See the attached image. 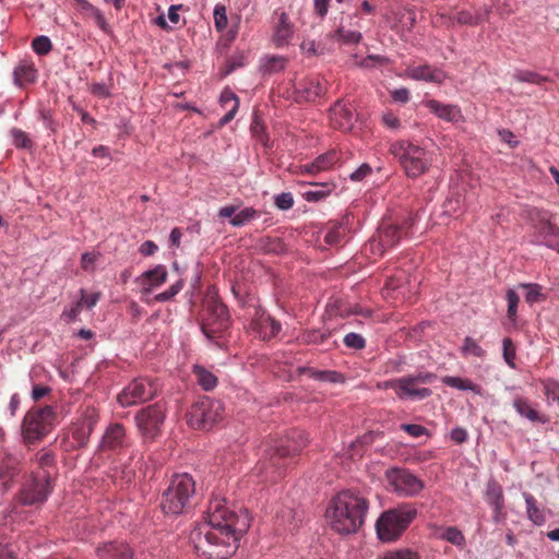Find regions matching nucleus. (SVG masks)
I'll use <instances>...</instances> for the list:
<instances>
[{
    "label": "nucleus",
    "instance_id": "19",
    "mask_svg": "<svg viewBox=\"0 0 559 559\" xmlns=\"http://www.w3.org/2000/svg\"><path fill=\"white\" fill-rule=\"evenodd\" d=\"M404 75L415 81H425L436 84H442L447 78V74L443 70L427 63L408 66L405 69Z\"/></svg>",
    "mask_w": 559,
    "mask_h": 559
},
{
    "label": "nucleus",
    "instance_id": "60",
    "mask_svg": "<svg viewBox=\"0 0 559 559\" xmlns=\"http://www.w3.org/2000/svg\"><path fill=\"white\" fill-rule=\"evenodd\" d=\"M402 429L415 438L421 437L427 432V429L424 426L416 424H404L402 425Z\"/></svg>",
    "mask_w": 559,
    "mask_h": 559
},
{
    "label": "nucleus",
    "instance_id": "11",
    "mask_svg": "<svg viewBox=\"0 0 559 559\" xmlns=\"http://www.w3.org/2000/svg\"><path fill=\"white\" fill-rule=\"evenodd\" d=\"M159 391L156 380L150 378H136L131 381L117 395V401L122 407H130L154 399Z\"/></svg>",
    "mask_w": 559,
    "mask_h": 559
},
{
    "label": "nucleus",
    "instance_id": "3",
    "mask_svg": "<svg viewBox=\"0 0 559 559\" xmlns=\"http://www.w3.org/2000/svg\"><path fill=\"white\" fill-rule=\"evenodd\" d=\"M368 510L369 501L364 495L355 490H343L331 499L325 518L332 531L348 535L364 525Z\"/></svg>",
    "mask_w": 559,
    "mask_h": 559
},
{
    "label": "nucleus",
    "instance_id": "24",
    "mask_svg": "<svg viewBox=\"0 0 559 559\" xmlns=\"http://www.w3.org/2000/svg\"><path fill=\"white\" fill-rule=\"evenodd\" d=\"M551 215L540 209V237L545 245L559 251V227L551 222Z\"/></svg>",
    "mask_w": 559,
    "mask_h": 559
},
{
    "label": "nucleus",
    "instance_id": "57",
    "mask_svg": "<svg viewBox=\"0 0 559 559\" xmlns=\"http://www.w3.org/2000/svg\"><path fill=\"white\" fill-rule=\"evenodd\" d=\"M275 204L281 210H289L294 205V198L290 192H283L275 198Z\"/></svg>",
    "mask_w": 559,
    "mask_h": 559
},
{
    "label": "nucleus",
    "instance_id": "49",
    "mask_svg": "<svg viewBox=\"0 0 559 559\" xmlns=\"http://www.w3.org/2000/svg\"><path fill=\"white\" fill-rule=\"evenodd\" d=\"M334 37L342 40L344 44H358L361 39V34L356 31H348L340 27Z\"/></svg>",
    "mask_w": 559,
    "mask_h": 559
},
{
    "label": "nucleus",
    "instance_id": "9",
    "mask_svg": "<svg viewBox=\"0 0 559 559\" xmlns=\"http://www.w3.org/2000/svg\"><path fill=\"white\" fill-rule=\"evenodd\" d=\"M224 417L221 401L203 396L193 403L187 413V423L192 429L210 430Z\"/></svg>",
    "mask_w": 559,
    "mask_h": 559
},
{
    "label": "nucleus",
    "instance_id": "6",
    "mask_svg": "<svg viewBox=\"0 0 559 559\" xmlns=\"http://www.w3.org/2000/svg\"><path fill=\"white\" fill-rule=\"evenodd\" d=\"M195 483L187 474H176L171 477L168 487L162 496L160 507L165 513L182 514L194 504Z\"/></svg>",
    "mask_w": 559,
    "mask_h": 559
},
{
    "label": "nucleus",
    "instance_id": "18",
    "mask_svg": "<svg viewBox=\"0 0 559 559\" xmlns=\"http://www.w3.org/2000/svg\"><path fill=\"white\" fill-rule=\"evenodd\" d=\"M98 412L94 407H86L82 417L78 420L71 430L76 448H84L88 443L90 437L98 423Z\"/></svg>",
    "mask_w": 559,
    "mask_h": 559
},
{
    "label": "nucleus",
    "instance_id": "26",
    "mask_svg": "<svg viewBox=\"0 0 559 559\" xmlns=\"http://www.w3.org/2000/svg\"><path fill=\"white\" fill-rule=\"evenodd\" d=\"M425 105L432 114L444 121L457 122L463 120L462 111L456 105L442 104L436 99H429Z\"/></svg>",
    "mask_w": 559,
    "mask_h": 559
},
{
    "label": "nucleus",
    "instance_id": "27",
    "mask_svg": "<svg viewBox=\"0 0 559 559\" xmlns=\"http://www.w3.org/2000/svg\"><path fill=\"white\" fill-rule=\"evenodd\" d=\"M99 559H133V551L123 542H109L96 549Z\"/></svg>",
    "mask_w": 559,
    "mask_h": 559
},
{
    "label": "nucleus",
    "instance_id": "15",
    "mask_svg": "<svg viewBox=\"0 0 559 559\" xmlns=\"http://www.w3.org/2000/svg\"><path fill=\"white\" fill-rule=\"evenodd\" d=\"M389 486L401 497L417 496L425 487L424 480L406 468L393 467L386 471Z\"/></svg>",
    "mask_w": 559,
    "mask_h": 559
},
{
    "label": "nucleus",
    "instance_id": "4",
    "mask_svg": "<svg viewBox=\"0 0 559 559\" xmlns=\"http://www.w3.org/2000/svg\"><path fill=\"white\" fill-rule=\"evenodd\" d=\"M390 154L396 159L407 178L416 179L427 174L433 163V153L408 140L390 143Z\"/></svg>",
    "mask_w": 559,
    "mask_h": 559
},
{
    "label": "nucleus",
    "instance_id": "63",
    "mask_svg": "<svg viewBox=\"0 0 559 559\" xmlns=\"http://www.w3.org/2000/svg\"><path fill=\"white\" fill-rule=\"evenodd\" d=\"M391 97L394 102L406 104L409 102V91L406 87H401L391 92Z\"/></svg>",
    "mask_w": 559,
    "mask_h": 559
},
{
    "label": "nucleus",
    "instance_id": "8",
    "mask_svg": "<svg viewBox=\"0 0 559 559\" xmlns=\"http://www.w3.org/2000/svg\"><path fill=\"white\" fill-rule=\"evenodd\" d=\"M55 411L51 406L32 407L25 414L21 431L26 445L41 441L52 429Z\"/></svg>",
    "mask_w": 559,
    "mask_h": 559
},
{
    "label": "nucleus",
    "instance_id": "48",
    "mask_svg": "<svg viewBox=\"0 0 559 559\" xmlns=\"http://www.w3.org/2000/svg\"><path fill=\"white\" fill-rule=\"evenodd\" d=\"M503 345V358L507 365L510 368H515V356H516V348L513 344L512 340L510 337H506L502 342Z\"/></svg>",
    "mask_w": 559,
    "mask_h": 559
},
{
    "label": "nucleus",
    "instance_id": "52",
    "mask_svg": "<svg viewBox=\"0 0 559 559\" xmlns=\"http://www.w3.org/2000/svg\"><path fill=\"white\" fill-rule=\"evenodd\" d=\"M11 135L13 139V144L19 148H27L32 146V141L28 138L27 133L21 129L13 128L11 130Z\"/></svg>",
    "mask_w": 559,
    "mask_h": 559
},
{
    "label": "nucleus",
    "instance_id": "17",
    "mask_svg": "<svg viewBox=\"0 0 559 559\" xmlns=\"http://www.w3.org/2000/svg\"><path fill=\"white\" fill-rule=\"evenodd\" d=\"M250 329L259 338L269 341L280 333L282 326L281 323L267 314L265 310L254 308L250 321Z\"/></svg>",
    "mask_w": 559,
    "mask_h": 559
},
{
    "label": "nucleus",
    "instance_id": "50",
    "mask_svg": "<svg viewBox=\"0 0 559 559\" xmlns=\"http://www.w3.org/2000/svg\"><path fill=\"white\" fill-rule=\"evenodd\" d=\"M34 51L40 56L47 55L51 48V40L47 36H37L32 41Z\"/></svg>",
    "mask_w": 559,
    "mask_h": 559
},
{
    "label": "nucleus",
    "instance_id": "14",
    "mask_svg": "<svg viewBox=\"0 0 559 559\" xmlns=\"http://www.w3.org/2000/svg\"><path fill=\"white\" fill-rule=\"evenodd\" d=\"M412 225V218H405L401 223L383 221L378 229L377 238L370 242L371 249L377 248V252L382 254L385 250L396 246L407 235Z\"/></svg>",
    "mask_w": 559,
    "mask_h": 559
},
{
    "label": "nucleus",
    "instance_id": "30",
    "mask_svg": "<svg viewBox=\"0 0 559 559\" xmlns=\"http://www.w3.org/2000/svg\"><path fill=\"white\" fill-rule=\"evenodd\" d=\"M287 59L283 56L267 55L260 60V72L263 75H272L285 70Z\"/></svg>",
    "mask_w": 559,
    "mask_h": 559
},
{
    "label": "nucleus",
    "instance_id": "7",
    "mask_svg": "<svg viewBox=\"0 0 559 559\" xmlns=\"http://www.w3.org/2000/svg\"><path fill=\"white\" fill-rule=\"evenodd\" d=\"M418 510L413 503H401L384 511L376 523L380 540L391 543L397 540L417 518Z\"/></svg>",
    "mask_w": 559,
    "mask_h": 559
},
{
    "label": "nucleus",
    "instance_id": "29",
    "mask_svg": "<svg viewBox=\"0 0 559 559\" xmlns=\"http://www.w3.org/2000/svg\"><path fill=\"white\" fill-rule=\"evenodd\" d=\"M340 157L335 151H330L325 154L318 156L311 164L304 165L302 168L306 173L314 175L317 173L331 168L338 162Z\"/></svg>",
    "mask_w": 559,
    "mask_h": 559
},
{
    "label": "nucleus",
    "instance_id": "34",
    "mask_svg": "<svg viewBox=\"0 0 559 559\" xmlns=\"http://www.w3.org/2000/svg\"><path fill=\"white\" fill-rule=\"evenodd\" d=\"M19 465L20 462L16 457L7 454L0 465V478H2L4 483L12 479L20 472Z\"/></svg>",
    "mask_w": 559,
    "mask_h": 559
},
{
    "label": "nucleus",
    "instance_id": "58",
    "mask_svg": "<svg viewBox=\"0 0 559 559\" xmlns=\"http://www.w3.org/2000/svg\"><path fill=\"white\" fill-rule=\"evenodd\" d=\"M81 298L79 301H82V307L85 306L86 308L91 309L98 302L100 298L99 293H93L87 294L84 289H81Z\"/></svg>",
    "mask_w": 559,
    "mask_h": 559
},
{
    "label": "nucleus",
    "instance_id": "10",
    "mask_svg": "<svg viewBox=\"0 0 559 559\" xmlns=\"http://www.w3.org/2000/svg\"><path fill=\"white\" fill-rule=\"evenodd\" d=\"M166 418V407L162 402L140 409L134 417L143 442H154L160 435Z\"/></svg>",
    "mask_w": 559,
    "mask_h": 559
},
{
    "label": "nucleus",
    "instance_id": "33",
    "mask_svg": "<svg viewBox=\"0 0 559 559\" xmlns=\"http://www.w3.org/2000/svg\"><path fill=\"white\" fill-rule=\"evenodd\" d=\"M36 69L33 64L22 63L14 69V82L19 86L27 83H33L36 80Z\"/></svg>",
    "mask_w": 559,
    "mask_h": 559
},
{
    "label": "nucleus",
    "instance_id": "64",
    "mask_svg": "<svg viewBox=\"0 0 559 559\" xmlns=\"http://www.w3.org/2000/svg\"><path fill=\"white\" fill-rule=\"evenodd\" d=\"M51 389L47 385L35 384L32 390V399L38 402L50 393Z\"/></svg>",
    "mask_w": 559,
    "mask_h": 559
},
{
    "label": "nucleus",
    "instance_id": "43",
    "mask_svg": "<svg viewBox=\"0 0 559 559\" xmlns=\"http://www.w3.org/2000/svg\"><path fill=\"white\" fill-rule=\"evenodd\" d=\"M461 352L464 356H474L478 358H483L486 352L481 348V346L472 337L466 336L464 338L463 346Z\"/></svg>",
    "mask_w": 559,
    "mask_h": 559
},
{
    "label": "nucleus",
    "instance_id": "51",
    "mask_svg": "<svg viewBox=\"0 0 559 559\" xmlns=\"http://www.w3.org/2000/svg\"><path fill=\"white\" fill-rule=\"evenodd\" d=\"M182 287H183V282L181 280L177 281L165 292L155 295L154 299L157 302L168 301V300L173 299L182 289Z\"/></svg>",
    "mask_w": 559,
    "mask_h": 559
},
{
    "label": "nucleus",
    "instance_id": "54",
    "mask_svg": "<svg viewBox=\"0 0 559 559\" xmlns=\"http://www.w3.org/2000/svg\"><path fill=\"white\" fill-rule=\"evenodd\" d=\"M379 559H420V556L409 549H400L396 551H389Z\"/></svg>",
    "mask_w": 559,
    "mask_h": 559
},
{
    "label": "nucleus",
    "instance_id": "5",
    "mask_svg": "<svg viewBox=\"0 0 559 559\" xmlns=\"http://www.w3.org/2000/svg\"><path fill=\"white\" fill-rule=\"evenodd\" d=\"M200 324L206 338L221 346L219 341L225 337L230 328V317L227 307L213 289H209L203 299Z\"/></svg>",
    "mask_w": 559,
    "mask_h": 559
},
{
    "label": "nucleus",
    "instance_id": "42",
    "mask_svg": "<svg viewBox=\"0 0 559 559\" xmlns=\"http://www.w3.org/2000/svg\"><path fill=\"white\" fill-rule=\"evenodd\" d=\"M346 228L343 224H333L324 236V242L329 246L338 245L345 236Z\"/></svg>",
    "mask_w": 559,
    "mask_h": 559
},
{
    "label": "nucleus",
    "instance_id": "22",
    "mask_svg": "<svg viewBox=\"0 0 559 559\" xmlns=\"http://www.w3.org/2000/svg\"><path fill=\"white\" fill-rule=\"evenodd\" d=\"M168 272L165 265L158 264L154 269L145 271L136 283L142 287L143 294H150L166 283Z\"/></svg>",
    "mask_w": 559,
    "mask_h": 559
},
{
    "label": "nucleus",
    "instance_id": "20",
    "mask_svg": "<svg viewBox=\"0 0 559 559\" xmlns=\"http://www.w3.org/2000/svg\"><path fill=\"white\" fill-rule=\"evenodd\" d=\"M354 114L352 106L343 100H337L330 109V123L334 129L349 131L354 126Z\"/></svg>",
    "mask_w": 559,
    "mask_h": 559
},
{
    "label": "nucleus",
    "instance_id": "59",
    "mask_svg": "<svg viewBox=\"0 0 559 559\" xmlns=\"http://www.w3.org/2000/svg\"><path fill=\"white\" fill-rule=\"evenodd\" d=\"M382 122L386 128L392 130H397L401 127V120L391 111L383 114Z\"/></svg>",
    "mask_w": 559,
    "mask_h": 559
},
{
    "label": "nucleus",
    "instance_id": "44",
    "mask_svg": "<svg viewBox=\"0 0 559 559\" xmlns=\"http://www.w3.org/2000/svg\"><path fill=\"white\" fill-rule=\"evenodd\" d=\"M540 384L544 390V394L548 400L559 403V382L554 379H543Z\"/></svg>",
    "mask_w": 559,
    "mask_h": 559
},
{
    "label": "nucleus",
    "instance_id": "46",
    "mask_svg": "<svg viewBox=\"0 0 559 559\" xmlns=\"http://www.w3.org/2000/svg\"><path fill=\"white\" fill-rule=\"evenodd\" d=\"M214 25L217 32H223L228 24L226 7L218 3L214 8Z\"/></svg>",
    "mask_w": 559,
    "mask_h": 559
},
{
    "label": "nucleus",
    "instance_id": "2",
    "mask_svg": "<svg viewBox=\"0 0 559 559\" xmlns=\"http://www.w3.org/2000/svg\"><path fill=\"white\" fill-rule=\"evenodd\" d=\"M307 444L308 436L302 430L265 442L262 459L254 468L257 476L261 481H276L284 473L286 459L297 455Z\"/></svg>",
    "mask_w": 559,
    "mask_h": 559
},
{
    "label": "nucleus",
    "instance_id": "45",
    "mask_svg": "<svg viewBox=\"0 0 559 559\" xmlns=\"http://www.w3.org/2000/svg\"><path fill=\"white\" fill-rule=\"evenodd\" d=\"M257 216V211L252 207H246L237 213L231 219L230 224L235 227H241Z\"/></svg>",
    "mask_w": 559,
    "mask_h": 559
},
{
    "label": "nucleus",
    "instance_id": "37",
    "mask_svg": "<svg viewBox=\"0 0 559 559\" xmlns=\"http://www.w3.org/2000/svg\"><path fill=\"white\" fill-rule=\"evenodd\" d=\"M438 538L449 542L452 545L462 547L465 545L463 533L455 526L439 528Z\"/></svg>",
    "mask_w": 559,
    "mask_h": 559
},
{
    "label": "nucleus",
    "instance_id": "53",
    "mask_svg": "<svg viewBox=\"0 0 559 559\" xmlns=\"http://www.w3.org/2000/svg\"><path fill=\"white\" fill-rule=\"evenodd\" d=\"M520 286L526 289L525 299L530 304H534L543 297L542 286L538 284H521Z\"/></svg>",
    "mask_w": 559,
    "mask_h": 559
},
{
    "label": "nucleus",
    "instance_id": "28",
    "mask_svg": "<svg viewBox=\"0 0 559 559\" xmlns=\"http://www.w3.org/2000/svg\"><path fill=\"white\" fill-rule=\"evenodd\" d=\"M512 405L519 415L527 418L531 421L542 424H545L547 421L546 416L539 414L536 409H534L530 401L523 396L514 397Z\"/></svg>",
    "mask_w": 559,
    "mask_h": 559
},
{
    "label": "nucleus",
    "instance_id": "41",
    "mask_svg": "<svg viewBox=\"0 0 559 559\" xmlns=\"http://www.w3.org/2000/svg\"><path fill=\"white\" fill-rule=\"evenodd\" d=\"M80 3L82 4V9L87 11L90 15L94 19L96 25L105 33H108L109 25L106 22V19L103 15V13L86 0H80Z\"/></svg>",
    "mask_w": 559,
    "mask_h": 559
},
{
    "label": "nucleus",
    "instance_id": "55",
    "mask_svg": "<svg viewBox=\"0 0 559 559\" xmlns=\"http://www.w3.org/2000/svg\"><path fill=\"white\" fill-rule=\"evenodd\" d=\"M507 300H508V311H507L508 318L511 320H514L516 317V310H518L520 297L513 289H509L507 292Z\"/></svg>",
    "mask_w": 559,
    "mask_h": 559
},
{
    "label": "nucleus",
    "instance_id": "36",
    "mask_svg": "<svg viewBox=\"0 0 559 559\" xmlns=\"http://www.w3.org/2000/svg\"><path fill=\"white\" fill-rule=\"evenodd\" d=\"M193 373L197 378L198 383L205 391L213 390L217 384V378L211 371L206 370L204 367L194 366Z\"/></svg>",
    "mask_w": 559,
    "mask_h": 559
},
{
    "label": "nucleus",
    "instance_id": "38",
    "mask_svg": "<svg viewBox=\"0 0 559 559\" xmlns=\"http://www.w3.org/2000/svg\"><path fill=\"white\" fill-rule=\"evenodd\" d=\"M512 78L518 82H526L531 84L542 85L546 82H549L550 79L548 76H544L537 72L528 71V70H516Z\"/></svg>",
    "mask_w": 559,
    "mask_h": 559
},
{
    "label": "nucleus",
    "instance_id": "62",
    "mask_svg": "<svg viewBox=\"0 0 559 559\" xmlns=\"http://www.w3.org/2000/svg\"><path fill=\"white\" fill-rule=\"evenodd\" d=\"M371 174V167L368 164H362L354 173L350 174L349 178L353 181H361Z\"/></svg>",
    "mask_w": 559,
    "mask_h": 559
},
{
    "label": "nucleus",
    "instance_id": "12",
    "mask_svg": "<svg viewBox=\"0 0 559 559\" xmlns=\"http://www.w3.org/2000/svg\"><path fill=\"white\" fill-rule=\"evenodd\" d=\"M436 379V374L431 372H417L400 378V386L397 389V397L400 400L421 401L429 397L432 391L429 388L421 386L430 384Z\"/></svg>",
    "mask_w": 559,
    "mask_h": 559
},
{
    "label": "nucleus",
    "instance_id": "47",
    "mask_svg": "<svg viewBox=\"0 0 559 559\" xmlns=\"http://www.w3.org/2000/svg\"><path fill=\"white\" fill-rule=\"evenodd\" d=\"M331 335L330 332H322L319 330L306 331L301 335V340L306 344H321Z\"/></svg>",
    "mask_w": 559,
    "mask_h": 559
},
{
    "label": "nucleus",
    "instance_id": "25",
    "mask_svg": "<svg viewBox=\"0 0 559 559\" xmlns=\"http://www.w3.org/2000/svg\"><path fill=\"white\" fill-rule=\"evenodd\" d=\"M486 501L493 509V520L500 521L504 509L503 490L499 483L489 480L486 486Z\"/></svg>",
    "mask_w": 559,
    "mask_h": 559
},
{
    "label": "nucleus",
    "instance_id": "56",
    "mask_svg": "<svg viewBox=\"0 0 559 559\" xmlns=\"http://www.w3.org/2000/svg\"><path fill=\"white\" fill-rule=\"evenodd\" d=\"M344 344L354 349H362L366 346L365 338L357 333H348L344 337Z\"/></svg>",
    "mask_w": 559,
    "mask_h": 559
},
{
    "label": "nucleus",
    "instance_id": "40",
    "mask_svg": "<svg viewBox=\"0 0 559 559\" xmlns=\"http://www.w3.org/2000/svg\"><path fill=\"white\" fill-rule=\"evenodd\" d=\"M36 463H37V465L39 467V471H37L36 473L48 472L51 475L50 468H53L55 467V463H56L55 453L52 451L47 450V449L40 450L36 454Z\"/></svg>",
    "mask_w": 559,
    "mask_h": 559
},
{
    "label": "nucleus",
    "instance_id": "16",
    "mask_svg": "<svg viewBox=\"0 0 559 559\" xmlns=\"http://www.w3.org/2000/svg\"><path fill=\"white\" fill-rule=\"evenodd\" d=\"M130 447V439L127 436L124 426L120 423L110 424L98 444L102 452H118Z\"/></svg>",
    "mask_w": 559,
    "mask_h": 559
},
{
    "label": "nucleus",
    "instance_id": "13",
    "mask_svg": "<svg viewBox=\"0 0 559 559\" xmlns=\"http://www.w3.org/2000/svg\"><path fill=\"white\" fill-rule=\"evenodd\" d=\"M52 490V475L48 472L33 473L20 492V501L25 506L43 504Z\"/></svg>",
    "mask_w": 559,
    "mask_h": 559
},
{
    "label": "nucleus",
    "instance_id": "31",
    "mask_svg": "<svg viewBox=\"0 0 559 559\" xmlns=\"http://www.w3.org/2000/svg\"><path fill=\"white\" fill-rule=\"evenodd\" d=\"M298 371L300 373H308L309 377L324 382H331V383H342L344 382L345 378L342 373L334 371V370H314L307 367H300L298 368Z\"/></svg>",
    "mask_w": 559,
    "mask_h": 559
},
{
    "label": "nucleus",
    "instance_id": "39",
    "mask_svg": "<svg viewBox=\"0 0 559 559\" xmlns=\"http://www.w3.org/2000/svg\"><path fill=\"white\" fill-rule=\"evenodd\" d=\"M110 476L115 481H121L122 485L130 484L135 476V471L127 464L115 465Z\"/></svg>",
    "mask_w": 559,
    "mask_h": 559
},
{
    "label": "nucleus",
    "instance_id": "32",
    "mask_svg": "<svg viewBox=\"0 0 559 559\" xmlns=\"http://www.w3.org/2000/svg\"><path fill=\"white\" fill-rule=\"evenodd\" d=\"M442 382L450 388H454V389L462 390V391L469 390L478 395H481V392H483L481 386L473 383L469 379L445 376L442 378Z\"/></svg>",
    "mask_w": 559,
    "mask_h": 559
},
{
    "label": "nucleus",
    "instance_id": "1",
    "mask_svg": "<svg viewBox=\"0 0 559 559\" xmlns=\"http://www.w3.org/2000/svg\"><path fill=\"white\" fill-rule=\"evenodd\" d=\"M249 526L247 512L230 511L225 499L216 497L209 503L206 522L193 528L189 539L199 556L227 559L236 552L239 539Z\"/></svg>",
    "mask_w": 559,
    "mask_h": 559
},
{
    "label": "nucleus",
    "instance_id": "61",
    "mask_svg": "<svg viewBox=\"0 0 559 559\" xmlns=\"http://www.w3.org/2000/svg\"><path fill=\"white\" fill-rule=\"evenodd\" d=\"M97 258H98V253H95V252H85V253H83L82 258H81V266H82V269L85 270V271H92L93 266H94V263L97 260Z\"/></svg>",
    "mask_w": 559,
    "mask_h": 559
},
{
    "label": "nucleus",
    "instance_id": "35",
    "mask_svg": "<svg viewBox=\"0 0 559 559\" xmlns=\"http://www.w3.org/2000/svg\"><path fill=\"white\" fill-rule=\"evenodd\" d=\"M526 503V513L528 519L537 524L543 525L546 521L544 512L537 507L536 499L531 493H523Z\"/></svg>",
    "mask_w": 559,
    "mask_h": 559
},
{
    "label": "nucleus",
    "instance_id": "21",
    "mask_svg": "<svg viewBox=\"0 0 559 559\" xmlns=\"http://www.w3.org/2000/svg\"><path fill=\"white\" fill-rule=\"evenodd\" d=\"M273 15L277 19L273 26V41L276 47H284L288 45L294 35V24L285 11L275 10Z\"/></svg>",
    "mask_w": 559,
    "mask_h": 559
},
{
    "label": "nucleus",
    "instance_id": "23",
    "mask_svg": "<svg viewBox=\"0 0 559 559\" xmlns=\"http://www.w3.org/2000/svg\"><path fill=\"white\" fill-rule=\"evenodd\" d=\"M325 80L319 76L302 79L296 85V92L307 102H314L325 93Z\"/></svg>",
    "mask_w": 559,
    "mask_h": 559
}]
</instances>
